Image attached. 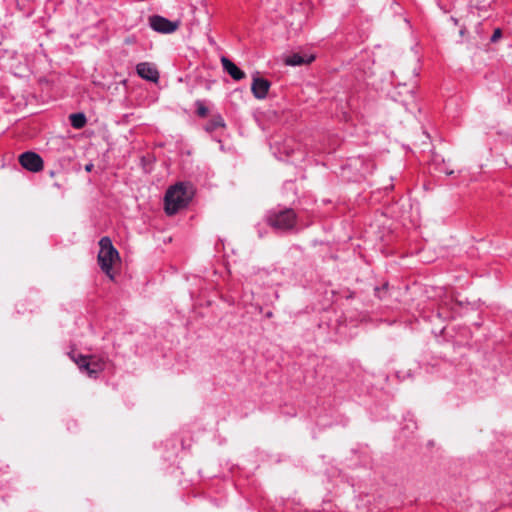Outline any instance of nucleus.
Masks as SVG:
<instances>
[{
    "label": "nucleus",
    "instance_id": "6",
    "mask_svg": "<svg viewBox=\"0 0 512 512\" xmlns=\"http://www.w3.org/2000/svg\"><path fill=\"white\" fill-rule=\"evenodd\" d=\"M149 23L153 30H155L159 33H164V34L173 33L179 27L178 21L172 22V21H170L162 16H158V15L151 16L149 18Z\"/></svg>",
    "mask_w": 512,
    "mask_h": 512
},
{
    "label": "nucleus",
    "instance_id": "7",
    "mask_svg": "<svg viewBox=\"0 0 512 512\" xmlns=\"http://www.w3.org/2000/svg\"><path fill=\"white\" fill-rule=\"evenodd\" d=\"M270 87L271 82L263 77H260L258 72L253 76L251 92L256 99H265Z\"/></svg>",
    "mask_w": 512,
    "mask_h": 512
},
{
    "label": "nucleus",
    "instance_id": "9",
    "mask_svg": "<svg viewBox=\"0 0 512 512\" xmlns=\"http://www.w3.org/2000/svg\"><path fill=\"white\" fill-rule=\"evenodd\" d=\"M223 69L236 81L245 78V73L239 67L236 66L230 59L226 57L221 58Z\"/></svg>",
    "mask_w": 512,
    "mask_h": 512
},
{
    "label": "nucleus",
    "instance_id": "14",
    "mask_svg": "<svg viewBox=\"0 0 512 512\" xmlns=\"http://www.w3.org/2000/svg\"><path fill=\"white\" fill-rule=\"evenodd\" d=\"M502 37V30L500 28H497L494 30V33L491 37V42H497Z\"/></svg>",
    "mask_w": 512,
    "mask_h": 512
},
{
    "label": "nucleus",
    "instance_id": "4",
    "mask_svg": "<svg viewBox=\"0 0 512 512\" xmlns=\"http://www.w3.org/2000/svg\"><path fill=\"white\" fill-rule=\"evenodd\" d=\"M268 223L278 230H291L296 223V214L292 209H286L271 215L268 219Z\"/></svg>",
    "mask_w": 512,
    "mask_h": 512
},
{
    "label": "nucleus",
    "instance_id": "16",
    "mask_svg": "<svg viewBox=\"0 0 512 512\" xmlns=\"http://www.w3.org/2000/svg\"><path fill=\"white\" fill-rule=\"evenodd\" d=\"M55 175V172L54 171H51L50 172V176L53 177Z\"/></svg>",
    "mask_w": 512,
    "mask_h": 512
},
{
    "label": "nucleus",
    "instance_id": "10",
    "mask_svg": "<svg viewBox=\"0 0 512 512\" xmlns=\"http://www.w3.org/2000/svg\"><path fill=\"white\" fill-rule=\"evenodd\" d=\"M315 57L313 55H301L299 53H294L290 56H287L284 59V63L289 66H299L304 64H310L314 61Z\"/></svg>",
    "mask_w": 512,
    "mask_h": 512
},
{
    "label": "nucleus",
    "instance_id": "11",
    "mask_svg": "<svg viewBox=\"0 0 512 512\" xmlns=\"http://www.w3.org/2000/svg\"><path fill=\"white\" fill-rule=\"evenodd\" d=\"M71 125L76 129H81L86 124V117L82 113H75L70 115Z\"/></svg>",
    "mask_w": 512,
    "mask_h": 512
},
{
    "label": "nucleus",
    "instance_id": "13",
    "mask_svg": "<svg viewBox=\"0 0 512 512\" xmlns=\"http://www.w3.org/2000/svg\"><path fill=\"white\" fill-rule=\"evenodd\" d=\"M208 113L207 107H205L201 102L197 103V114L201 117H205Z\"/></svg>",
    "mask_w": 512,
    "mask_h": 512
},
{
    "label": "nucleus",
    "instance_id": "1",
    "mask_svg": "<svg viewBox=\"0 0 512 512\" xmlns=\"http://www.w3.org/2000/svg\"><path fill=\"white\" fill-rule=\"evenodd\" d=\"M193 191L190 186L177 183L171 186L165 195V212L168 215L176 214L180 209L186 207L192 199Z\"/></svg>",
    "mask_w": 512,
    "mask_h": 512
},
{
    "label": "nucleus",
    "instance_id": "8",
    "mask_svg": "<svg viewBox=\"0 0 512 512\" xmlns=\"http://www.w3.org/2000/svg\"><path fill=\"white\" fill-rule=\"evenodd\" d=\"M138 75L146 80L157 82L159 73L156 67L148 62L139 63L136 67Z\"/></svg>",
    "mask_w": 512,
    "mask_h": 512
},
{
    "label": "nucleus",
    "instance_id": "5",
    "mask_svg": "<svg viewBox=\"0 0 512 512\" xmlns=\"http://www.w3.org/2000/svg\"><path fill=\"white\" fill-rule=\"evenodd\" d=\"M18 160L21 166L30 172H39L44 167L42 158L32 151L22 153Z\"/></svg>",
    "mask_w": 512,
    "mask_h": 512
},
{
    "label": "nucleus",
    "instance_id": "3",
    "mask_svg": "<svg viewBox=\"0 0 512 512\" xmlns=\"http://www.w3.org/2000/svg\"><path fill=\"white\" fill-rule=\"evenodd\" d=\"M70 358L77 364L81 371L86 372L91 378H97L98 374L102 372L106 366V360L96 355L71 353Z\"/></svg>",
    "mask_w": 512,
    "mask_h": 512
},
{
    "label": "nucleus",
    "instance_id": "12",
    "mask_svg": "<svg viewBox=\"0 0 512 512\" xmlns=\"http://www.w3.org/2000/svg\"><path fill=\"white\" fill-rule=\"evenodd\" d=\"M223 119L221 117L214 118L206 127L207 131H213L217 129L218 127H223Z\"/></svg>",
    "mask_w": 512,
    "mask_h": 512
},
{
    "label": "nucleus",
    "instance_id": "15",
    "mask_svg": "<svg viewBox=\"0 0 512 512\" xmlns=\"http://www.w3.org/2000/svg\"><path fill=\"white\" fill-rule=\"evenodd\" d=\"M92 168H93V164H87L85 166V170L88 171V172H90L92 170Z\"/></svg>",
    "mask_w": 512,
    "mask_h": 512
},
{
    "label": "nucleus",
    "instance_id": "2",
    "mask_svg": "<svg viewBox=\"0 0 512 512\" xmlns=\"http://www.w3.org/2000/svg\"><path fill=\"white\" fill-rule=\"evenodd\" d=\"M100 251L98 254V263L102 271L111 279H114L112 271L115 262L120 261V256L116 248L113 246L109 237H102L99 241Z\"/></svg>",
    "mask_w": 512,
    "mask_h": 512
}]
</instances>
